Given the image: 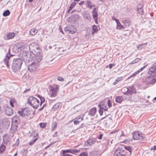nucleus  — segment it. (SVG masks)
I'll return each mask as SVG.
<instances>
[{
  "label": "nucleus",
  "mask_w": 156,
  "mask_h": 156,
  "mask_svg": "<svg viewBox=\"0 0 156 156\" xmlns=\"http://www.w3.org/2000/svg\"><path fill=\"white\" fill-rule=\"evenodd\" d=\"M10 14V12L8 10H7L3 12V15L4 16H9Z\"/></svg>",
  "instance_id": "37998d69"
},
{
  "label": "nucleus",
  "mask_w": 156,
  "mask_h": 156,
  "mask_svg": "<svg viewBox=\"0 0 156 156\" xmlns=\"http://www.w3.org/2000/svg\"><path fill=\"white\" fill-rule=\"evenodd\" d=\"M80 151L79 150L75 149H69L64 150L62 151V154H64V153L66 154H68L67 153H69L73 154H75V153L79 152Z\"/></svg>",
  "instance_id": "dca6fc26"
},
{
  "label": "nucleus",
  "mask_w": 156,
  "mask_h": 156,
  "mask_svg": "<svg viewBox=\"0 0 156 156\" xmlns=\"http://www.w3.org/2000/svg\"><path fill=\"white\" fill-rule=\"evenodd\" d=\"M57 125V123L56 122H53L52 125L51 130H55L56 128Z\"/></svg>",
  "instance_id": "a19ab883"
},
{
  "label": "nucleus",
  "mask_w": 156,
  "mask_h": 156,
  "mask_svg": "<svg viewBox=\"0 0 156 156\" xmlns=\"http://www.w3.org/2000/svg\"><path fill=\"white\" fill-rule=\"evenodd\" d=\"M10 124V122L7 119L4 118L2 119H0V127H7L9 126Z\"/></svg>",
  "instance_id": "6e6552de"
},
{
  "label": "nucleus",
  "mask_w": 156,
  "mask_h": 156,
  "mask_svg": "<svg viewBox=\"0 0 156 156\" xmlns=\"http://www.w3.org/2000/svg\"><path fill=\"white\" fill-rule=\"evenodd\" d=\"M30 90V89H26L24 91V93H26V92H28Z\"/></svg>",
  "instance_id": "680f3d73"
},
{
  "label": "nucleus",
  "mask_w": 156,
  "mask_h": 156,
  "mask_svg": "<svg viewBox=\"0 0 156 156\" xmlns=\"http://www.w3.org/2000/svg\"><path fill=\"white\" fill-rule=\"evenodd\" d=\"M28 103L35 109H37L40 105L39 101L32 96H30L28 98Z\"/></svg>",
  "instance_id": "7ed1b4c3"
},
{
  "label": "nucleus",
  "mask_w": 156,
  "mask_h": 156,
  "mask_svg": "<svg viewBox=\"0 0 156 156\" xmlns=\"http://www.w3.org/2000/svg\"><path fill=\"white\" fill-rule=\"evenodd\" d=\"M76 3L75 2H73L70 5L68 11V13L69 12L71 9L74 7L76 5Z\"/></svg>",
  "instance_id": "4c0bfd02"
},
{
  "label": "nucleus",
  "mask_w": 156,
  "mask_h": 156,
  "mask_svg": "<svg viewBox=\"0 0 156 156\" xmlns=\"http://www.w3.org/2000/svg\"><path fill=\"white\" fill-rule=\"evenodd\" d=\"M147 44V43H143L142 44L139 45L138 47L137 48L139 50H141L142 48H144L145 47H146Z\"/></svg>",
  "instance_id": "c9c22d12"
},
{
  "label": "nucleus",
  "mask_w": 156,
  "mask_h": 156,
  "mask_svg": "<svg viewBox=\"0 0 156 156\" xmlns=\"http://www.w3.org/2000/svg\"><path fill=\"white\" fill-rule=\"evenodd\" d=\"M18 126L17 125H12V124L11 126V127L10 128V132L13 133L15 131H16L17 129V127Z\"/></svg>",
  "instance_id": "7c9ffc66"
},
{
  "label": "nucleus",
  "mask_w": 156,
  "mask_h": 156,
  "mask_svg": "<svg viewBox=\"0 0 156 156\" xmlns=\"http://www.w3.org/2000/svg\"><path fill=\"white\" fill-rule=\"evenodd\" d=\"M83 120V119L81 118L80 116H79L78 117L76 118L75 121H74V124L75 125H77L79 124L80 122Z\"/></svg>",
  "instance_id": "b1692460"
},
{
  "label": "nucleus",
  "mask_w": 156,
  "mask_h": 156,
  "mask_svg": "<svg viewBox=\"0 0 156 156\" xmlns=\"http://www.w3.org/2000/svg\"><path fill=\"white\" fill-rule=\"evenodd\" d=\"M58 89V87L57 85L50 86L49 94L51 97L54 98L56 96Z\"/></svg>",
  "instance_id": "39448f33"
},
{
  "label": "nucleus",
  "mask_w": 156,
  "mask_h": 156,
  "mask_svg": "<svg viewBox=\"0 0 156 156\" xmlns=\"http://www.w3.org/2000/svg\"><path fill=\"white\" fill-rule=\"evenodd\" d=\"M123 151L119 148H117L115 151L114 154L116 156L121 155V153Z\"/></svg>",
  "instance_id": "393cba45"
},
{
  "label": "nucleus",
  "mask_w": 156,
  "mask_h": 156,
  "mask_svg": "<svg viewBox=\"0 0 156 156\" xmlns=\"http://www.w3.org/2000/svg\"><path fill=\"white\" fill-rule=\"evenodd\" d=\"M151 150H156V145H154V147H152L151 148Z\"/></svg>",
  "instance_id": "bf43d9fd"
},
{
  "label": "nucleus",
  "mask_w": 156,
  "mask_h": 156,
  "mask_svg": "<svg viewBox=\"0 0 156 156\" xmlns=\"http://www.w3.org/2000/svg\"><path fill=\"white\" fill-rule=\"evenodd\" d=\"M140 60V59L137 58H136L134 60L132 61L131 63H129V64H133L137 62H139Z\"/></svg>",
  "instance_id": "79ce46f5"
},
{
  "label": "nucleus",
  "mask_w": 156,
  "mask_h": 156,
  "mask_svg": "<svg viewBox=\"0 0 156 156\" xmlns=\"http://www.w3.org/2000/svg\"><path fill=\"white\" fill-rule=\"evenodd\" d=\"M65 31H68L69 33H71L72 34H74L76 31V30L74 28L73 30H71L69 29V27H67L65 29Z\"/></svg>",
  "instance_id": "a878e982"
},
{
  "label": "nucleus",
  "mask_w": 156,
  "mask_h": 156,
  "mask_svg": "<svg viewBox=\"0 0 156 156\" xmlns=\"http://www.w3.org/2000/svg\"><path fill=\"white\" fill-rule=\"evenodd\" d=\"M37 140V138H36L34 140H32L29 143V145L30 146H31L33 144H34L36 141Z\"/></svg>",
  "instance_id": "de8ad7c7"
},
{
  "label": "nucleus",
  "mask_w": 156,
  "mask_h": 156,
  "mask_svg": "<svg viewBox=\"0 0 156 156\" xmlns=\"http://www.w3.org/2000/svg\"><path fill=\"white\" fill-rule=\"evenodd\" d=\"M132 141V139H128L125 140L124 141V142L125 143H127Z\"/></svg>",
  "instance_id": "5fc2aeb1"
},
{
  "label": "nucleus",
  "mask_w": 156,
  "mask_h": 156,
  "mask_svg": "<svg viewBox=\"0 0 156 156\" xmlns=\"http://www.w3.org/2000/svg\"><path fill=\"white\" fill-rule=\"evenodd\" d=\"M4 112L7 116L11 115L13 113L12 109L8 106H7L5 108Z\"/></svg>",
  "instance_id": "4468645a"
},
{
  "label": "nucleus",
  "mask_w": 156,
  "mask_h": 156,
  "mask_svg": "<svg viewBox=\"0 0 156 156\" xmlns=\"http://www.w3.org/2000/svg\"><path fill=\"white\" fill-rule=\"evenodd\" d=\"M95 142V140L94 139L91 138L87 141V144L90 146H92Z\"/></svg>",
  "instance_id": "bb28decb"
},
{
  "label": "nucleus",
  "mask_w": 156,
  "mask_h": 156,
  "mask_svg": "<svg viewBox=\"0 0 156 156\" xmlns=\"http://www.w3.org/2000/svg\"><path fill=\"white\" fill-rule=\"evenodd\" d=\"M15 36V34L14 33L11 32L8 33L7 35L6 38V39L9 40L13 38Z\"/></svg>",
  "instance_id": "5701e85b"
},
{
  "label": "nucleus",
  "mask_w": 156,
  "mask_h": 156,
  "mask_svg": "<svg viewBox=\"0 0 156 156\" xmlns=\"http://www.w3.org/2000/svg\"><path fill=\"white\" fill-rule=\"evenodd\" d=\"M96 112V108H93L91 109L89 113V115L91 116H94Z\"/></svg>",
  "instance_id": "412c9836"
},
{
  "label": "nucleus",
  "mask_w": 156,
  "mask_h": 156,
  "mask_svg": "<svg viewBox=\"0 0 156 156\" xmlns=\"http://www.w3.org/2000/svg\"><path fill=\"white\" fill-rule=\"evenodd\" d=\"M147 65L143 66L140 69H139L137 71V72L139 73L140 72L142 71L147 66Z\"/></svg>",
  "instance_id": "49530a36"
},
{
  "label": "nucleus",
  "mask_w": 156,
  "mask_h": 156,
  "mask_svg": "<svg viewBox=\"0 0 156 156\" xmlns=\"http://www.w3.org/2000/svg\"><path fill=\"white\" fill-rule=\"evenodd\" d=\"M136 93L135 89L133 87H130L129 88L128 95Z\"/></svg>",
  "instance_id": "6ab92c4d"
},
{
  "label": "nucleus",
  "mask_w": 156,
  "mask_h": 156,
  "mask_svg": "<svg viewBox=\"0 0 156 156\" xmlns=\"http://www.w3.org/2000/svg\"><path fill=\"white\" fill-rule=\"evenodd\" d=\"M22 64V61L20 58L14 59L12 65L13 71L16 72L20 70Z\"/></svg>",
  "instance_id": "f03ea898"
},
{
  "label": "nucleus",
  "mask_w": 156,
  "mask_h": 156,
  "mask_svg": "<svg viewBox=\"0 0 156 156\" xmlns=\"http://www.w3.org/2000/svg\"><path fill=\"white\" fill-rule=\"evenodd\" d=\"M84 2L83 1H81L80 3H79V4L80 5H81L82 4H83Z\"/></svg>",
  "instance_id": "e2e57ef3"
},
{
  "label": "nucleus",
  "mask_w": 156,
  "mask_h": 156,
  "mask_svg": "<svg viewBox=\"0 0 156 156\" xmlns=\"http://www.w3.org/2000/svg\"><path fill=\"white\" fill-rule=\"evenodd\" d=\"M39 65L36 63L33 62L28 66V69L30 72L35 71L37 69Z\"/></svg>",
  "instance_id": "f8f14e48"
},
{
  "label": "nucleus",
  "mask_w": 156,
  "mask_h": 156,
  "mask_svg": "<svg viewBox=\"0 0 156 156\" xmlns=\"http://www.w3.org/2000/svg\"><path fill=\"white\" fill-rule=\"evenodd\" d=\"M148 73L151 75L155 77L156 76V66L153 65L149 69Z\"/></svg>",
  "instance_id": "ddd939ff"
},
{
  "label": "nucleus",
  "mask_w": 156,
  "mask_h": 156,
  "mask_svg": "<svg viewBox=\"0 0 156 156\" xmlns=\"http://www.w3.org/2000/svg\"><path fill=\"white\" fill-rule=\"evenodd\" d=\"M79 156H88V154L86 152H83L80 154Z\"/></svg>",
  "instance_id": "603ef678"
},
{
  "label": "nucleus",
  "mask_w": 156,
  "mask_h": 156,
  "mask_svg": "<svg viewBox=\"0 0 156 156\" xmlns=\"http://www.w3.org/2000/svg\"><path fill=\"white\" fill-rule=\"evenodd\" d=\"M22 43H18L16 46V49L18 51H21L23 48V47L22 46Z\"/></svg>",
  "instance_id": "c85d7f7f"
},
{
  "label": "nucleus",
  "mask_w": 156,
  "mask_h": 156,
  "mask_svg": "<svg viewBox=\"0 0 156 156\" xmlns=\"http://www.w3.org/2000/svg\"><path fill=\"white\" fill-rule=\"evenodd\" d=\"M112 19L113 20H115L116 23H117V22H118V21H119V20H118L117 19L115 18L114 17V16H112Z\"/></svg>",
  "instance_id": "4d7b16f0"
},
{
  "label": "nucleus",
  "mask_w": 156,
  "mask_h": 156,
  "mask_svg": "<svg viewBox=\"0 0 156 156\" xmlns=\"http://www.w3.org/2000/svg\"><path fill=\"white\" fill-rule=\"evenodd\" d=\"M30 55L32 57L33 62H34V63H36L38 64L41 61L42 57L40 53L39 55L37 54L32 55L30 54Z\"/></svg>",
  "instance_id": "0eeeda50"
},
{
  "label": "nucleus",
  "mask_w": 156,
  "mask_h": 156,
  "mask_svg": "<svg viewBox=\"0 0 156 156\" xmlns=\"http://www.w3.org/2000/svg\"><path fill=\"white\" fill-rule=\"evenodd\" d=\"M86 6L90 9H92L93 7H95L94 5L92 4L90 0H87L86 2Z\"/></svg>",
  "instance_id": "4be33fe9"
},
{
  "label": "nucleus",
  "mask_w": 156,
  "mask_h": 156,
  "mask_svg": "<svg viewBox=\"0 0 156 156\" xmlns=\"http://www.w3.org/2000/svg\"><path fill=\"white\" fill-rule=\"evenodd\" d=\"M43 108H44V107L42 106L39 109V110L40 111H42L43 109Z\"/></svg>",
  "instance_id": "69168bd1"
},
{
  "label": "nucleus",
  "mask_w": 156,
  "mask_h": 156,
  "mask_svg": "<svg viewBox=\"0 0 156 156\" xmlns=\"http://www.w3.org/2000/svg\"><path fill=\"white\" fill-rule=\"evenodd\" d=\"M57 80L62 82L64 80V79L62 77L60 76L58 77Z\"/></svg>",
  "instance_id": "864d4df0"
},
{
  "label": "nucleus",
  "mask_w": 156,
  "mask_h": 156,
  "mask_svg": "<svg viewBox=\"0 0 156 156\" xmlns=\"http://www.w3.org/2000/svg\"><path fill=\"white\" fill-rule=\"evenodd\" d=\"M38 30L34 28H32L30 31V34L32 35H35L37 33Z\"/></svg>",
  "instance_id": "473e14b6"
},
{
  "label": "nucleus",
  "mask_w": 156,
  "mask_h": 156,
  "mask_svg": "<svg viewBox=\"0 0 156 156\" xmlns=\"http://www.w3.org/2000/svg\"><path fill=\"white\" fill-rule=\"evenodd\" d=\"M122 78L121 77H119L118 78V79H116L115 81L113 83V84L114 85H116L117 82L119 81L120 80H121Z\"/></svg>",
  "instance_id": "8fccbe9b"
},
{
  "label": "nucleus",
  "mask_w": 156,
  "mask_h": 156,
  "mask_svg": "<svg viewBox=\"0 0 156 156\" xmlns=\"http://www.w3.org/2000/svg\"><path fill=\"white\" fill-rule=\"evenodd\" d=\"M108 104L109 108L112 106V104L110 101L109 100H108Z\"/></svg>",
  "instance_id": "6e6d98bb"
},
{
  "label": "nucleus",
  "mask_w": 156,
  "mask_h": 156,
  "mask_svg": "<svg viewBox=\"0 0 156 156\" xmlns=\"http://www.w3.org/2000/svg\"><path fill=\"white\" fill-rule=\"evenodd\" d=\"M133 137L134 140H138L142 139L143 137L142 134H141L139 132H135L133 133Z\"/></svg>",
  "instance_id": "2eb2a0df"
},
{
  "label": "nucleus",
  "mask_w": 156,
  "mask_h": 156,
  "mask_svg": "<svg viewBox=\"0 0 156 156\" xmlns=\"http://www.w3.org/2000/svg\"><path fill=\"white\" fill-rule=\"evenodd\" d=\"M10 49H9L8 52L7 53L6 55L3 59V62L6 65L7 67L9 68V60L10 57L13 55L11 54L10 53Z\"/></svg>",
  "instance_id": "423d86ee"
},
{
  "label": "nucleus",
  "mask_w": 156,
  "mask_h": 156,
  "mask_svg": "<svg viewBox=\"0 0 156 156\" xmlns=\"http://www.w3.org/2000/svg\"><path fill=\"white\" fill-rule=\"evenodd\" d=\"M84 18L87 20H90V16L89 14L88 13H85L83 15Z\"/></svg>",
  "instance_id": "e433bc0d"
},
{
  "label": "nucleus",
  "mask_w": 156,
  "mask_h": 156,
  "mask_svg": "<svg viewBox=\"0 0 156 156\" xmlns=\"http://www.w3.org/2000/svg\"><path fill=\"white\" fill-rule=\"evenodd\" d=\"M102 109H100V110L99 111V112L101 115H102V114H103V112H102Z\"/></svg>",
  "instance_id": "052dcab7"
},
{
  "label": "nucleus",
  "mask_w": 156,
  "mask_h": 156,
  "mask_svg": "<svg viewBox=\"0 0 156 156\" xmlns=\"http://www.w3.org/2000/svg\"><path fill=\"white\" fill-rule=\"evenodd\" d=\"M11 140L10 137L7 134L5 135L3 137V140L5 143L9 142Z\"/></svg>",
  "instance_id": "aec40b11"
},
{
  "label": "nucleus",
  "mask_w": 156,
  "mask_h": 156,
  "mask_svg": "<svg viewBox=\"0 0 156 156\" xmlns=\"http://www.w3.org/2000/svg\"><path fill=\"white\" fill-rule=\"evenodd\" d=\"M122 90L123 94H125L128 95L129 88L124 87L122 89Z\"/></svg>",
  "instance_id": "72a5a7b5"
},
{
  "label": "nucleus",
  "mask_w": 156,
  "mask_h": 156,
  "mask_svg": "<svg viewBox=\"0 0 156 156\" xmlns=\"http://www.w3.org/2000/svg\"><path fill=\"white\" fill-rule=\"evenodd\" d=\"M40 126L42 128H44L46 127V124L44 123H41L40 124Z\"/></svg>",
  "instance_id": "09e8293b"
},
{
  "label": "nucleus",
  "mask_w": 156,
  "mask_h": 156,
  "mask_svg": "<svg viewBox=\"0 0 156 156\" xmlns=\"http://www.w3.org/2000/svg\"><path fill=\"white\" fill-rule=\"evenodd\" d=\"M116 23L117 24L116 29H117L120 30L123 28H124L123 26L121 24L119 21H118Z\"/></svg>",
  "instance_id": "c756f323"
},
{
  "label": "nucleus",
  "mask_w": 156,
  "mask_h": 156,
  "mask_svg": "<svg viewBox=\"0 0 156 156\" xmlns=\"http://www.w3.org/2000/svg\"><path fill=\"white\" fill-rule=\"evenodd\" d=\"M124 148L126 151H129V154L128 155H130L131 154V151H132V148L130 146H127L125 147Z\"/></svg>",
  "instance_id": "58836bf2"
},
{
  "label": "nucleus",
  "mask_w": 156,
  "mask_h": 156,
  "mask_svg": "<svg viewBox=\"0 0 156 156\" xmlns=\"http://www.w3.org/2000/svg\"><path fill=\"white\" fill-rule=\"evenodd\" d=\"M156 81V76L155 77L151 75L147 77L145 80L146 84H148L154 83Z\"/></svg>",
  "instance_id": "1a4fd4ad"
},
{
  "label": "nucleus",
  "mask_w": 156,
  "mask_h": 156,
  "mask_svg": "<svg viewBox=\"0 0 156 156\" xmlns=\"http://www.w3.org/2000/svg\"><path fill=\"white\" fill-rule=\"evenodd\" d=\"M15 100L14 99H12L10 100V104L12 107H14L13 104L15 102Z\"/></svg>",
  "instance_id": "3c124183"
},
{
  "label": "nucleus",
  "mask_w": 156,
  "mask_h": 156,
  "mask_svg": "<svg viewBox=\"0 0 156 156\" xmlns=\"http://www.w3.org/2000/svg\"><path fill=\"white\" fill-rule=\"evenodd\" d=\"M92 16L96 24H98V9L96 8H94L92 12Z\"/></svg>",
  "instance_id": "9b49d317"
},
{
  "label": "nucleus",
  "mask_w": 156,
  "mask_h": 156,
  "mask_svg": "<svg viewBox=\"0 0 156 156\" xmlns=\"http://www.w3.org/2000/svg\"><path fill=\"white\" fill-rule=\"evenodd\" d=\"M122 23L126 27H129L131 23L130 21L129 20H124L123 21Z\"/></svg>",
  "instance_id": "cd10ccee"
},
{
  "label": "nucleus",
  "mask_w": 156,
  "mask_h": 156,
  "mask_svg": "<svg viewBox=\"0 0 156 156\" xmlns=\"http://www.w3.org/2000/svg\"><path fill=\"white\" fill-rule=\"evenodd\" d=\"M57 132H55L54 134L53 135V136H57Z\"/></svg>",
  "instance_id": "338daca9"
},
{
  "label": "nucleus",
  "mask_w": 156,
  "mask_h": 156,
  "mask_svg": "<svg viewBox=\"0 0 156 156\" xmlns=\"http://www.w3.org/2000/svg\"><path fill=\"white\" fill-rule=\"evenodd\" d=\"M100 29L99 26L94 25L92 27V29H90V31L89 33L87 32L86 33L87 35H89L91 33L93 35L95 33H97Z\"/></svg>",
  "instance_id": "9d476101"
},
{
  "label": "nucleus",
  "mask_w": 156,
  "mask_h": 156,
  "mask_svg": "<svg viewBox=\"0 0 156 156\" xmlns=\"http://www.w3.org/2000/svg\"><path fill=\"white\" fill-rule=\"evenodd\" d=\"M138 73L136 71L133 74L131 75L130 76H129L128 78V79H130L132 77H134V76H136L137 74H138Z\"/></svg>",
  "instance_id": "a18cd8bd"
},
{
  "label": "nucleus",
  "mask_w": 156,
  "mask_h": 156,
  "mask_svg": "<svg viewBox=\"0 0 156 156\" xmlns=\"http://www.w3.org/2000/svg\"><path fill=\"white\" fill-rule=\"evenodd\" d=\"M121 132H122V133H121V135L120 136H124V135L123 134V132L122 131H121Z\"/></svg>",
  "instance_id": "774afa93"
},
{
  "label": "nucleus",
  "mask_w": 156,
  "mask_h": 156,
  "mask_svg": "<svg viewBox=\"0 0 156 156\" xmlns=\"http://www.w3.org/2000/svg\"><path fill=\"white\" fill-rule=\"evenodd\" d=\"M34 112L30 111L27 108L22 109L21 111H18V114L19 115L26 119H31L33 117Z\"/></svg>",
  "instance_id": "f257e3e1"
},
{
  "label": "nucleus",
  "mask_w": 156,
  "mask_h": 156,
  "mask_svg": "<svg viewBox=\"0 0 156 156\" xmlns=\"http://www.w3.org/2000/svg\"><path fill=\"white\" fill-rule=\"evenodd\" d=\"M20 121V119L18 116H15L12 119V125L18 126Z\"/></svg>",
  "instance_id": "f3484780"
},
{
  "label": "nucleus",
  "mask_w": 156,
  "mask_h": 156,
  "mask_svg": "<svg viewBox=\"0 0 156 156\" xmlns=\"http://www.w3.org/2000/svg\"><path fill=\"white\" fill-rule=\"evenodd\" d=\"M113 65L112 64H109V68L110 69H111L112 68V67Z\"/></svg>",
  "instance_id": "0e129e2a"
},
{
  "label": "nucleus",
  "mask_w": 156,
  "mask_h": 156,
  "mask_svg": "<svg viewBox=\"0 0 156 156\" xmlns=\"http://www.w3.org/2000/svg\"><path fill=\"white\" fill-rule=\"evenodd\" d=\"M102 136H103V134H100L99 135V136L98 137V138L99 139V140H101L102 139Z\"/></svg>",
  "instance_id": "13d9d810"
},
{
  "label": "nucleus",
  "mask_w": 156,
  "mask_h": 156,
  "mask_svg": "<svg viewBox=\"0 0 156 156\" xmlns=\"http://www.w3.org/2000/svg\"><path fill=\"white\" fill-rule=\"evenodd\" d=\"M98 106L99 107L100 109L104 110L105 111H107L108 109L107 107L104 105V101L100 102L98 105Z\"/></svg>",
  "instance_id": "a211bd4d"
},
{
  "label": "nucleus",
  "mask_w": 156,
  "mask_h": 156,
  "mask_svg": "<svg viewBox=\"0 0 156 156\" xmlns=\"http://www.w3.org/2000/svg\"><path fill=\"white\" fill-rule=\"evenodd\" d=\"M123 98L121 96H118L115 98V101L116 102L121 103L123 101Z\"/></svg>",
  "instance_id": "2f4dec72"
},
{
  "label": "nucleus",
  "mask_w": 156,
  "mask_h": 156,
  "mask_svg": "<svg viewBox=\"0 0 156 156\" xmlns=\"http://www.w3.org/2000/svg\"><path fill=\"white\" fill-rule=\"evenodd\" d=\"M29 48L32 54H40L39 47L35 42H33L29 46Z\"/></svg>",
  "instance_id": "20e7f679"
},
{
  "label": "nucleus",
  "mask_w": 156,
  "mask_h": 156,
  "mask_svg": "<svg viewBox=\"0 0 156 156\" xmlns=\"http://www.w3.org/2000/svg\"><path fill=\"white\" fill-rule=\"evenodd\" d=\"M37 96L40 98L41 100L40 105L41 106L42 105V104L45 101V98L44 97H41L39 95H38Z\"/></svg>",
  "instance_id": "ea45409f"
},
{
  "label": "nucleus",
  "mask_w": 156,
  "mask_h": 156,
  "mask_svg": "<svg viewBox=\"0 0 156 156\" xmlns=\"http://www.w3.org/2000/svg\"><path fill=\"white\" fill-rule=\"evenodd\" d=\"M60 107H61L60 103H57L54 105L52 108V109L54 110H56Z\"/></svg>",
  "instance_id": "f704fd0d"
},
{
  "label": "nucleus",
  "mask_w": 156,
  "mask_h": 156,
  "mask_svg": "<svg viewBox=\"0 0 156 156\" xmlns=\"http://www.w3.org/2000/svg\"><path fill=\"white\" fill-rule=\"evenodd\" d=\"M137 12L138 13L141 14L142 15L143 13V9L141 7L139 8V7H138L137 9Z\"/></svg>",
  "instance_id": "c03bdc74"
}]
</instances>
